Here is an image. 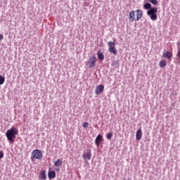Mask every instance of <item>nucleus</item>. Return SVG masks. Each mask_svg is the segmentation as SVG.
<instances>
[{
    "label": "nucleus",
    "mask_w": 180,
    "mask_h": 180,
    "mask_svg": "<svg viewBox=\"0 0 180 180\" xmlns=\"http://www.w3.org/2000/svg\"><path fill=\"white\" fill-rule=\"evenodd\" d=\"M143 18V11L141 10L131 11L129 14V20L131 22H137Z\"/></svg>",
    "instance_id": "1"
},
{
    "label": "nucleus",
    "mask_w": 180,
    "mask_h": 180,
    "mask_svg": "<svg viewBox=\"0 0 180 180\" xmlns=\"http://www.w3.org/2000/svg\"><path fill=\"white\" fill-rule=\"evenodd\" d=\"M16 134H18V129L15 127H12L11 129L7 130L6 136L7 137L8 141L11 143V141H15L13 139H16Z\"/></svg>",
    "instance_id": "2"
},
{
    "label": "nucleus",
    "mask_w": 180,
    "mask_h": 180,
    "mask_svg": "<svg viewBox=\"0 0 180 180\" xmlns=\"http://www.w3.org/2000/svg\"><path fill=\"white\" fill-rule=\"evenodd\" d=\"M157 13H158V9L155 7H153L147 11V14L150 16L151 20H155L157 19Z\"/></svg>",
    "instance_id": "3"
},
{
    "label": "nucleus",
    "mask_w": 180,
    "mask_h": 180,
    "mask_svg": "<svg viewBox=\"0 0 180 180\" xmlns=\"http://www.w3.org/2000/svg\"><path fill=\"white\" fill-rule=\"evenodd\" d=\"M32 158L34 160H41L43 158V153L39 149L34 150L32 153Z\"/></svg>",
    "instance_id": "4"
},
{
    "label": "nucleus",
    "mask_w": 180,
    "mask_h": 180,
    "mask_svg": "<svg viewBox=\"0 0 180 180\" xmlns=\"http://www.w3.org/2000/svg\"><path fill=\"white\" fill-rule=\"evenodd\" d=\"M86 64L89 67V68H94V67H96V56H91Z\"/></svg>",
    "instance_id": "5"
},
{
    "label": "nucleus",
    "mask_w": 180,
    "mask_h": 180,
    "mask_svg": "<svg viewBox=\"0 0 180 180\" xmlns=\"http://www.w3.org/2000/svg\"><path fill=\"white\" fill-rule=\"evenodd\" d=\"M108 44V51L110 53H112L114 56H117V51H116V48L115 47V44L113 41H109Z\"/></svg>",
    "instance_id": "6"
},
{
    "label": "nucleus",
    "mask_w": 180,
    "mask_h": 180,
    "mask_svg": "<svg viewBox=\"0 0 180 180\" xmlns=\"http://www.w3.org/2000/svg\"><path fill=\"white\" fill-rule=\"evenodd\" d=\"M83 158L84 160H91L92 158V153H91V150H86L83 154Z\"/></svg>",
    "instance_id": "7"
},
{
    "label": "nucleus",
    "mask_w": 180,
    "mask_h": 180,
    "mask_svg": "<svg viewBox=\"0 0 180 180\" xmlns=\"http://www.w3.org/2000/svg\"><path fill=\"white\" fill-rule=\"evenodd\" d=\"M103 89H105V86L103 84H100L96 88V95H101L102 92L103 91Z\"/></svg>",
    "instance_id": "8"
},
{
    "label": "nucleus",
    "mask_w": 180,
    "mask_h": 180,
    "mask_svg": "<svg viewBox=\"0 0 180 180\" xmlns=\"http://www.w3.org/2000/svg\"><path fill=\"white\" fill-rule=\"evenodd\" d=\"M142 137H143V131H141V129H139L137 130L136 134V138L137 141H140Z\"/></svg>",
    "instance_id": "9"
},
{
    "label": "nucleus",
    "mask_w": 180,
    "mask_h": 180,
    "mask_svg": "<svg viewBox=\"0 0 180 180\" xmlns=\"http://www.w3.org/2000/svg\"><path fill=\"white\" fill-rule=\"evenodd\" d=\"M101 141H102V136L101 134H98L95 140V144L97 145V146H99L101 144Z\"/></svg>",
    "instance_id": "10"
},
{
    "label": "nucleus",
    "mask_w": 180,
    "mask_h": 180,
    "mask_svg": "<svg viewBox=\"0 0 180 180\" xmlns=\"http://www.w3.org/2000/svg\"><path fill=\"white\" fill-rule=\"evenodd\" d=\"M48 176H49V179H54V178H56V172H54V171L49 172Z\"/></svg>",
    "instance_id": "11"
},
{
    "label": "nucleus",
    "mask_w": 180,
    "mask_h": 180,
    "mask_svg": "<svg viewBox=\"0 0 180 180\" xmlns=\"http://www.w3.org/2000/svg\"><path fill=\"white\" fill-rule=\"evenodd\" d=\"M55 167H61L63 165V160L58 159L54 162Z\"/></svg>",
    "instance_id": "12"
},
{
    "label": "nucleus",
    "mask_w": 180,
    "mask_h": 180,
    "mask_svg": "<svg viewBox=\"0 0 180 180\" xmlns=\"http://www.w3.org/2000/svg\"><path fill=\"white\" fill-rule=\"evenodd\" d=\"M46 172L44 170H41L39 173V179H46Z\"/></svg>",
    "instance_id": "13"
},
{
    "label": "nucleus",
    "mask_w": 180,
    "mask_h": 180,
    "mask_svg": "<svg viewBox=\"0 0 180 180\" xmlns=\"http://www.w3.org/2000/svg\"><path fill=\"white\" fill-rule=\"evenodd\" d=\"M162 57H166V58H171V57H172V54L167 51L163 53Z\"/></svg>",
    "instance_id": "14"
},
{
    "label": "nucleus",
    "mask_w": 180,
    "mask_h": 180,
    "mask_svg": "<svg viewBox=\"0 0 180 180\" xmlns=\"http://www.w3.org/2000/svg\"><path fill=\"white\" fill-rule=\"evenodd\" d=\"M97 55H98V60H100L101 61H102L103 60H105V56L101 51H98Z\"/></svg>",
    "instance_id": "15"
},
{
    "label": "nucleus",
    "mask_w": 180,
    "mask_h": 180,
    "mask_svg": "<svg viewBox=\"0 0 180 180\" xmlns=\"http://www.w3.org/2000/svg\"><path fill=\"white\" fill-rule=\"evenodd\" d=\"M159 65L160 68H164V67H167V61L162 60L159 63Z\"/></svg>",
    "instance_id": "16"
},
{
    "label": "nucleus",
    "mask_w": 180,
    "mask_h": 180,
    "mask_svg": "<svg viewBox=\"0 0 180 180\" xmlns=\"http://www.w3.org/2000/svg\"><path fill=\"white\" fill-rule=\"evenodd\" d=\"M144 9H151V4L150 3H146L143 5Z\"/></svg>",
    "instance_id": "17"
},
{
    "label": "nucleus",
    "mask_w": 180,
    "mask_h": 180,
    "mask_svg": "<svg viewBox=\"0 0 180 180\" xmlns=\"http://www.w3.org/2000/svg\"><path fill=\"white\" fill-rule=\"evenodd\" d=\"M177 46H178V51L176 53V57L178 58H180V43H177Z\"/></svg>",
    "instance_id": "18"
},
{
    "label": "nucleus",
    "mask_w": 180,
    "mask_h": 180,
    "mask_svg": "<svg viewBox=\"0 0 180 180\" xmlns=\"http://www.w3.org/2000/svg\"><path fill=\"white\" fill-rule=\"evenodd\" d=\"M5 82V78L0 75V85H3Z\"/></svg>",
    "instance_id": "19"
},
{
    "label": "nucleus",
    "mask_w": 180,
    "mask_h": 180,
    "mask_svg": "<svg viewBox=\"0 0 180 180\" xmlns=\"http://www.w3.org/2000/svg\"><path fill=\"white\" fill-rule=\"evenodd\" d=\"M148 2H150L153 5H158V1L157 0H148Z\"/></svg>",
    "instance_id": "20"
},
{
    "label": "nucleus",
    "mask_w": 180,
    "mask_h": 180,
    "mask_svg": "<svg viewBox=\"0 0 180 180\" xmlns=\"http://www.w3.org/2000/svg\"><path fill=\"white\" fill-rule=\"evenodd\" d=\"M112 136H113V134H112V132H110L107 134L106 138L108 139V140H110V139H112Z\"/></svg>",
    "instance_id": "21"
},
{
    "label": "nucleus",
    "mask_w": 180,
    "mask_h": 180,
    "mask_svg": "<svg viewBox=\"0 0 180 180\" xmlns=\"http://www.w3.org/2000/svg\"><path fill=\"white\" fill-rule=\"evenodd\" d=\"M89 124L88 122H84L82 124V127H84L85 129H86V127H88Z\"/></svg>",
    "instance_id": "22"
},
{
    "label": "nucleus",
    "mask_w": 180,
    "mask_h": 180,
    "mask_svg": "<svg viewBox=\"0 0 180 180\" xmlns=\"http://www.w3.org/2000/svg\"><path fill=\"white\" fill-rule=\"evenodd\" d=\"M1 158H4V151H0V160H1Z\"/></svg>",
    "instance_id": "23"
},
{
    "label": "nucleus",
    "mask_w": 180,
    "mask_h": 180,
    "mask_svg": "<svg viewBox=\"0 0 180 180\" xmlns=\"http://www.w3.org/2000/svg\"><path fill=\"white\" fill-rule=\"evenodd\" d=\"M3 39H4V35L0 34V41H1V40H3Z\"/></svg>",
    "instance_id": "24"
},
{
    "label": "nucleus",
    "mask_w": 180,
    "mask_h": 180,
    "mask_svg": "<svg viewBox=\"0 0 180 180\" xmlns=\"http://www.w3.org/2000/svg\"><path fill=\"white\" fill-rule=\"evenodd\" d=\"M115 64H119V60H116L115 62H114Z\"/></svg>",
    "instance_id": "25"
},
{
    "label": "nucleus",
    "mask_w": 180,
    "mask_h": 180,
    "mask_svg": "<svg viewBox=\"0 0 180 180\" xmlns=\"http://www.w3.org/2000/svg\"><path fill=\"white\" fill-rule=\"evenodd\" d=\"M56 171H57V172H58V171H60V169H56Z\"/></svg>",
    "instance_id": "26"
}]
</instances>
